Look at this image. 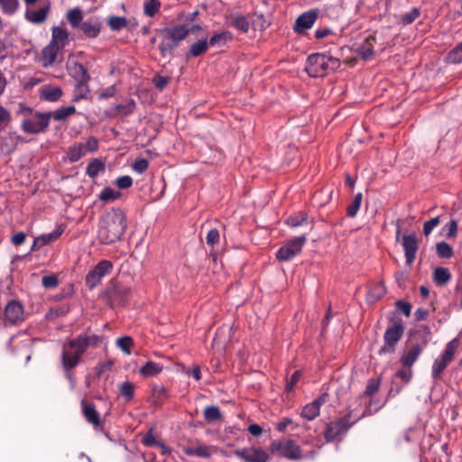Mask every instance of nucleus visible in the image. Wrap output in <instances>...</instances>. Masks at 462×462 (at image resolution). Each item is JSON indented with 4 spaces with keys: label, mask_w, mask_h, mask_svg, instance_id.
Wrapping results in <instances>:
<instances>
[{
    "label": "nucleus",
    "mask_w": 462,
    "mask_h": 462,
    "mask_svg": "<svg viewBox=\"0 0 462 462\" xmlns=\"http://www.w3.org/2000/svg\"><path fill=\"white\" fill-rule=\"evenodd\" d=\"M100 337L95 334L84 333L64 344L61 352V360L64 369L68 372L76 367L82 355L88 347H97Z\"/></svg>",
    "instance_id": "1"
},
{
    "label": "nucleus",
    "mask_w": 462,
    "mask_h": 462,
    "mask_svg": "<svg viewBox=\"0 0 462 462\" xmlns=\"http://www.w3.org/2000/svg\"><path fill=\"white\" fill-rule=\"evenodd\" d=\"M127 228L126 216L121 208H113L101 219L97 236L104 245L118 241Z\"/></svg>",
    "instance_id": "2"
},
{
    "label": "nucleus",
    "mask_w": 462,
    "mask_h": 462,
    "mask_svg": "<svg viewBox=\"0 0 462 462\" xmlns=\"http://www.w3.org/2000/svg\"><path fill=\"white\" fill-rule=\"evenodd\" d=\"M163 39L159 44V50L162 56H171L172 51L180 42L185 40L190 33L189 27L184 24H177L171 27H166L161 30Z\"/></svg>",
    "instance_id": "3"
},
{
    "label": "nucleus",
    "mask_w": 462,
    "mask_h": 462,
    "mask_svg": "<svg viewBox=\"0 0 462 462\" xmlns=\"http://www.w3.org/2000/svg\"><path fill=\"white\" fill-rule=\"evenodd\" d=\"M340 65L337 58L321 53H314L308 57L305 70L312 78L324 77L334 71Z\"/></svg>",
    "instance_id": "4"
},
{
    "label": "nucleus",
    "mask_w": 462,
    "mask_h": 462,
    "mask_svg": "<svg viewBox=\"0 0 462 462\" xmlns=\"http://www.w3.org/2000/svg\"><path fill=\"white\" fill-rule=\"evenodd\" d=\"M25 5L24 18L32 24L44 23L51 13V5L49 0H23Z\"/></svg>",
    "instance_id": "5"
},
{
    "label": "nucleus",
    "mask_w": 462,
    "mask_h": 462,
    "mask_svg": "<svg viewBox=\"0 0 462 462\" xmlns=\"http://www.w3.org/2000/svg\"><path fill=\"white\" fill-rule=\"evenodd\" d=\"M458 346L459 339L457 337L453 338L447 344L443 354L433 362L431 374L435 381L442 378L443 372L453 361Z\"/></svg>",
    "instance_id": "6"
},
{
    "label": "nucleus",
    "mask_w": 462,
    "mask_h": 462,
    "mask_svg": "<svg viewBox=\"0 0 462 462\" xmlns=\"http://www.w3.org/2000/svg\"><path fill=\"white\" fill-rule=\"evenodd\" d=\"M270 448L273 453H277L279 456L290 460H299L302 457L300 446L291 439L282 438L273 440L271 443Z\"/></svg>",
    "instance_id": "7"
},
{
    "label": "nucleus",
    "mask_w": 462,
    "mask_h": 462,
    "mask_svg": "<svg viewBox=\"0 0 462 462\" xmlns=\"http://www.w3.org/2000/svg\"><path fill=\"white\" fill-rule=\"evenodd\" d=\"M306 242L307 237L305 235L287 240L276 252V258L282 262L292 260L301 252Z\"/></svg>",
    "instance_id": "8"
},
{
    "label": "nucleus",
    "mask_w": 462,
    "mask_h": 462,
    "mask_svg": "<svg viewBox=\"0 0 462 462\" xmlns=\"http://www.w3.org/2000/svg\"><path fill=\"white\" fill-rule=\"evenodd\" d=\"M26 319L23 305L17 300H11L7 302L4 312V322L5 325H19Z\"/></svg>",
    "instance_id": "9"
},
{
    "label": "nucleus",
    "mask_w": 462,
    "mask_h": 462,
    "mask_svg": "<svg viewBox=\"0 0 462 462\" xmlns=\"http://www.w3.org/2000/svg\"><path fill=\"white\" fill-rule=\"evenodd\" d=\"M351 412H348L346 416L331 421L327 425L324 432V437L328 442L333 441L337 437L346 433L355 423L350 421Z\"/></svg>",
    "instance_id": "10"
},
{
    "label": "nucleus",
    "mask_w": 462,
    "mask_h": 462,
    "mask_svg": "<svg viewBox=\"0 0 462 462\" xmlns=\"http://www.w3.org/2000/svg\"><path fill=\"white\" fill-rule=\"evenodd\" d=\"M113 263L108 260L100 261L86 276V285L89 290L96 288L103 277L111 273Z\"/></svg>",
    "instance_id": "11"
},
{
    "label": "nucleus",
    "mask_w": 462,
    "mask_h": 462,
    "mask_svg": "<svg viewBox=\"0 0 462 462\" xmlns=\"http://www.w3.org/2000/svg\"><path fill=\"white\" fill-rule=\"evenodd\" d=\"M403 334V328L400 324H393L388 327L384 332V345L380 348L379 354L393 353L395 345L401 340Z\"/></svg>",
    "instance_id": "12"
},
{
    "label": "nucleus",
    "mask_w": 462,
    "mask_h": 462,
    "mask_svg": "<svg viewBox=\"0 0 462 462\" xmlns=\"http://www.w3.org/2000/svg\"><path fill=\"white\" fill-rule=\"evenodd\" d=\"M234 455L245 462H268L270 458L265 450L255 447L236 449Z\"/></svg>",
    "instance_id": "13"
},
{
    "label": "nucleus",
    "mask_w": 462,
    "mask_h": 462,
    "mask_svg": "<svg viewBox=\"0 0 462 462\" xmlns=\"http://www.w3.org/2000/svg\"><path fill=\"white\" fill-rule=\"evenodd\" d=\"M51 117H24L22 129L24 133L36 134L44 132L50 125Z\"/></svg>",
    "instance_id": "14"
},
{
    "label": "nucleus",
    "mask_w": 462,
    "mask_h": 462,
    "mask_svg": "<svg viewBox=\"0 0 462 462\" xmlns=\"http://www.w3.org/2000/svg\"><path fill=\"white\" fill-rule=\"evenodd\" d=\"M328 394L325 393L310 403L306 404L302 408L301 417L308 420H313L317 418L319 415L320 407L328 401Z\"/></svg>",
    "instance_id": "15"
},
{
    "label": "nucleus",
    "mask_w": 462,
    "mask_h": 462,
    "mask_svg": "<svg viewBox=\"0 0 462 462\" xmlns=\"http://www.w3.org/2000/svg\"><path fill=\"white\" fill-rule=\"evenodd\" d=\"M317 18L318 12L315 10H310L303 13L296 19L294 30L299 33L304 32L306 30H309L312 27Z\"/></svg>",
    "instance_id": "16"
},
{
    "label": "nucleus",
    "mask_w": 462,
    "mask_h": 462,
    "mask_svg": "<svg viewBox=\"0 0 462 462\" xmlns=\"http://www.w3.org/2000/svg\"><path fill=\"white\" fill-rule=\"evenodd\" d=\"M129 289L124 286H115L107 291V300L112 307L120 306L125 303L128 295Z\"/></svg>",
    "instance_id": "17"
},
{
    "label": "nucleus",
    "mask_w": 462,
    "mask_h": 462,
    "mask_svg": "<svg viewBox=\"0 0 462 462\" xmlns=\"http://www.w3.org/2000/svg\"><path fill=\"white\" fill-rule=\"evenodd\" d=\"M82 413L86 420L97 428L102 425L100 415L97 412L94 403L88 402L86 400L81 401Z\"/></svg>",
    "instance_id": "18"
},
{
    "label": "nucleus",
    "mask_w": 462,
    "mask_h": 462,
    "mask_svg": "<svg viewBox=\"0 0 462 462\" xmlns=\"http://www.w3.org/2000/svg\"><path fill=\"white\" fill-rule=\"evenodd\" d=\"M55 47L62 50L69 43V33L66 29L60 26H53L51 28V40L49 42Z\"/></svg>",
    "instance_id": "19"
},
{
    "label": "nucleus",
    "mask_w": 462,
    "mask_h": 462,
    "mask_svg": "<svg viewBox=\"0 0 462 462\" xmlns=\"http://www.w3.org/2000/svg\"><path fill=\"white\" fill-rule=\"evenodd\" d=\"M61 51L59 47H55L54 45L49 43L45 46L41 53L40 61L42 62V67L48 68L51 67L56 60L57 55L59 51Z\"/></svg>",
    "instance_id": "20"
},
{
    "label": "nucleus",
    "mask_w": 462,
    "mask_h": 462,
    "mask_svg": "<svg viewBox=\"0 0 462 462\" xmlns=\"http://www.w3.org/2000/svg\"><path fill=\"white\" fill-rule=\"evenodd\" d=\"M386 293V288L383 282L372 283L366 293V301L368 304H374L380 300Z\"/></svg>",
    "instance_id": "21"
},
{
    "label": "nucleus",
    "mask_w": 462,
    "mask_h": 462,
    "mask_svg": "<svg viewBox=\"0 0 462 462\" xmlns=\"http://www.w3.org/2000/svg\"><path fill=\"white\" fill-rule=\"evenodd\" d=\"M80 29L86 37L96 38L100 33L101 23L97 18H90L82 22Z\"/></svg>",
    "instance_id": "22"
},
{
    "label": "nucleus",
    "mask_w": 462,
    "mask_h": 462,
    "mask_svg": "<svg viewBox=\"0 0 462 462\" xmlns=\"http://www.w3.org/2000/svg\"><path fill=\"white\" fill-rule=\"evenodd\" d=\"M374 43L375 38L372 35H369L365 38L363 43L357 46V54L364 60L370 59L374 54Z\"/></svg>",
    "instance_id": "23"
},
{
    "label": "nucleus",
    "mask_w": 462,
    "mask_h": 462,
    "mask_svg": "<svg viewBox=\"0 0 462 462\" xmlns=\"http://www.w3.org/2000/svg\"><path fill=\"white\" fill-rule=\"evenodd\" d=\"M62 95L60 88L51 85H44L40 89L41 99L46 101H57Z\"/></svg>",
    "instance_id": "24"
},
{
    "label": "nucleus",
    "mask_w": 462,
    "mask_h": 462,
    "mask_svg": "<svg viewBox=\"0 0 462 462\" xmlns=\"http://www.w3.org/2000/svg\"><path fill=\"white\" fill-rule=\"evenodd\" d=\"M69 74L77 81H89L90 76L83 64L79 61L72 62L69 67Z\"/></svg>",
    "instance_id": "25"
},
{
    "label": "nucleus",
    "mask_w": 462,
    "mask_h": 462,
    "mask_svg": "<svg viewBox=\"0 0 462 462\" xmlns=\"http://www.w3.org/2000/svg\"><path fill=\"white\" fill-rule=\"evenodd\" d=\"M451 280V273L446 267H437L433 272V281L436 285L443 287Z\"/></svg>",
    "instance_id": "26"
},
{
    "label": "nucleus",
    "mask_w": 462,
    "mask_h": 462,
    "mask_svg": "<svg viewBox=\"0 0 462 462\" xmlns=\"http://www.w3.org/2000/svg\"><path fill=\"white\" fill-rule=\"evenodd\" d=\"M418 250L417 239L414 234L406 236V263L411 264L415 259Z\"/></svg>",
    "instance_id": "27"
},
{
    "label": "nucleus",
    "mask_w": 462,
    "mask_h": 462,
    "mask_svg": "<svg viewBox=\"0 0 462 462\" xmlns=\"http://www.w3.org/2000/svg\"><path fill=\"white\" fill-rule=\"evenodd\" d=\"M163 366L153 361H148L143 366L139 369V374L143 377H152L160 374Z\"/></svg>",
    "instance_id": "28"
},
{
    "label": "nucleus",
    "mask_w": 462,
    "mask_h": 462,
    "mask_svg": "<svg viewBox=\"0 0 462 462\" xmlns=\"http://www.w3.org/2000/svg\"><path fill=\"white\" fill-rule=\"evenodd\" d=\"M86 154H88V152H86L82 143H76L72 144L67 152V156L71 162L79 161Z\"/></svg>",
    "instance_id": "29"
},
{
    "label": "nucleus",
    "mask_w": 462,
    "mask_h": 462,
    "mask_svg": "<svg viewBox=\"0 0 462 462\" xmlns=\"http://www.w3.org/2000/svg\"><path fill=\"white\" fill-rule=\"evenodd\" d=\"M169 398L167 389L163 385H153L152 389V399L155 405H162Z\"/></svg>",
    "instance_id": "30"
},
{
    "label": "nucleus",
    "mask_w": 462,
    "mask_h": 462,
    "mask_svg": "<svg viewBox=\"0 0 462 462\" xmlns=\"http://www.w3.org/2000/svg\"><path fill=\"white\" fill-rule=\"evenodd\" d=\"M19 8V0H0V10L5 15L12 16L15 14Z\"/></svg>",
    "instance_id": "31"
},
{
    "label": "nucleus",
    "mask_w": 462,
    "mask_h": 462,
    "mask_svg": "<svg viewBox=\"0 0 462 462\" xmlns=\"http://www.w3.org/2000/svg\"><path fill=\"white\" fill-rule=\"evenodd\" d=\"M67 20L72 28H79L81 26L83 15L79 7H75L67 13Z\"/></svg>",
    "instance_id": "32"
},
{
    "label": "nucleus",
    "mask_w": 462,
    "mask_h": 462,
    "mask_svg": "<svg viewBox=\"0 0 462 462\" xmlns=\"http://www.w3.org/2000/svg\"><path fill=\"white\" fill-rule=\"evenodd\" d=\"M104 171V162L99 159H94L88 164L86 173L91 179H95L100 171Z\"/></svg>",
    "instance_id": "33"
},
{
    "label": "nucleus",
    "mask_w": 462,
    "mask_h": 462,
    "mask_svg": "<svg viewBox=\"0 0 462 462\" xmlns=\"http://www.w3.org/2000/svg\"><path fill=\"white\" fill-rule=\"evenodd\" d=\"M63 232H64L63 226H59L54 231L48 233V234H43V235H41L40 236H38V241L44 246V245H49V244L54 242L55 240H57L61 236V234Z\"/></svg>",
    "instance_id": "34"
},
{
    "label": "nucleus",
    "mask_w": 462,
    "mask_h": 462,
    "mask_svg": "<svg viewBox=\"0 0 462 462\" xmlns=\"http://www.w3.org/2000/svg\"><path fill=\"white\" fill-rule=\"evenodd\" d=\"M88 81H78L74 88L73 100L87 99L89 94Z\"/></svg>",
    "instance_id": "35"
},
{
    "label": "nucleus",
    "mask_w": 462,
    "mask_h": 462,
    "mask_svg": "<svg viewBox=\"0 0 462 462\" xmlns=\"http://www.w3.org/2000/svg\"><path fill=\"white\" fill-rule=\"evenodd\" d=\"M425 345V343L423 345L416 344L410 348L406 353V367L412 365L416 362Z\"/></svg>",
    "instance_id": "36"
},
{
    "label": "nucleus",
    "mask_w": 462,
    "mask_h": 462,
    "mask_svg": "<svg viewBox=\"0 0 462 462\" xmlns=\"http://www.w3.org/2000/svg\"><path fill=\"white\" fill-rule=\"evenodd\" d=\"M208 46L207 40H199L190 45L189 54L191 57H199L208 50Z\"/></svg>",
    "instance_id": "37"
},
{
    "label": "nucleus",
    "mask_w": 462,
    "mask_h": 462,
    "mask_svg": "<svg viewBox=\"0 0 462 462\" xmlns=\"http://www.w3.org/2000/svg\"><path fill=\"white\" fill-rule=\"evenodd\" d=\"M161 6L160 0H146L143 3V14L148 17H153L159 13Z\"/></svg>",
    "instance_id": "38"
},
{
    "label": "nucleus",
    "mask_w": 462,
    "mask_h": 462,
    "mask_svg": "<svg viewBox=\"0 0 462 462\" xmlns=\"http://www.w3.org/2000/svg\"><path fill=\"white\" fill-rule=\"evenodd\" d=\"M107 24L112 31H120L128 26V21L124 16H110Z\"/></svg>",
    "instance_id": "39"
},
{
    "label": "nucleus",
    "mask_w": 462,
    "mask_h": 462,
    "mask_svg": "<svg viewBox=\"0 0 462 462\" xmlns=\"http://www.w3.org/2000/svg\"><path fill=\"white\" fill-rule=\"evenodd\" d=\"M363 195L361 192L357 193L352 202L346 208V215L349 217H354L356 216L362 203Z\"/></svg>",
    "instance_id": "40"
},
{
    "label": "nucleus",
    "mask_w": 462,
    "mask_h": 462,
    "mask_svg": "<svg viewBox=\"0 0 462 462\" xmlns=\"http://www.w3.org/2000/svg\"><path fill=\"white\" fill-rule=\"evenodd\" d=\"M232 34L229 32L224 31L218 33H215L208 42V45L215 46L217 44H225L226 42L232 40Z\"/></svg>",
    "instance_id": "41"
},
{
    "label": "nucleus",
    "mask_w": 462,
    "mask_h": 462,
    "mask_svg": "<svg viewBox=\"0 0 462 462\" xmlns=\"http://www.w3.org/2000/svg\"><path fill=\"white\" fill-rule=\"evenodd\" d=\"M436 251L439 258L449 259L453 256V249L447 242L437 243Z\"/></svg>",
    "instance_id": "42"
},
{
    "label": "nucleus",
    "mask_w": 462,
    "mask_h": 462,
    "mask_svg": "<svg viewBox=\"0 0 462 462\" xmlns=\"http://www.w3.org/2000/svg\"><path fill=\"white\" fill-rule=\"evenodd\" d=\"M446 60L449 63L457 64L462 62V42L457 44L447 55Z\"/></svg>",
    "instance_id": "43"
},
{
    "label": "nucleus",
    "mask_w": 462,
    "mask_h": 462,
    "mask_svg": "<svg viewBox=\"0 0 462 462\" xmlns=\"http://www.w3.org/2000/svg\"><path fill=\"white\" fill-rule=\"evenodd\" d=\"M119 392L126 402H130L134 396V385L130 382H125L120 384Z\"/></svg>",
    "instance_id": "44"
},
{
    "label": "nucleus",
    "mask_w": 462,
    "mask_h": 462,
    "mask_svg": "<svg viewBox=\"0 0 462 462\" xmlns=\"http://www.w3.org/2000/svg\"><path fill=\"white\" fill-rule=\"evenodd\" d=\"M286 223L291 227H297L307 223V215L300 212L295 215H291L286 220Z\"/></svg>",
    "instance_id": "45"
},
{
    "label": "nucleus",
    "mask_w": 462,
    "mask_h": 462,
    "mask_svg": "<svg viewBox=\"0 0 462 462\" xmlns=\"http://www.w3.org/2000/svg\"><path fill=\"white\" fill-rule=\"evenodd\" d=\"M69 312V307L58 306L49 310L45 317L48 320H54L55 319L64 316Z\"/></svg>",
    "instance_id": "46"
},
{
    "label": "nucleus",
    "mask_w": 462,
    "mask_h": 462,
    "mask_svg": "<svg viewBox=\"0 0 462 462\" xmlns=\"http://www.w3.org/2000/svg\"><path fill=\"white\" fill-rule=\"evenodd\" d=\"M221 417L220 410L217 406H208L204 410V418L208 422H212Z\"/></svg>",
    "instance_id": "47"
},
{
    "label": "nucleus",
    "mask_w": 462,
    "mask_h": 462,
    "mask_svg": "<svg viewBox=\"0 0 462 462\" xmlns=\"http://www.w3.org/2000/svg\"><path fill=\"white\" fill-rule=\"evenodd\" d=\"M232 24L234 27L242 31L243 32H247L250 28L249 22L245 15H236L233 19Z\"/></svg>",
    "instance_id": "48"
},
{
    "label": "nucleus",
    "mask_w": 462,
    "mask_h": 462,
    "mask_svg": "<svg viewBox=\"0 0 462 462\" xmlns=\"http://www.w3.org/2000/svg\"><path fill=\"white\" fill-rule=\"evenodd\" d=\"M117 346L125 354L131 353V347L134 345V340L131 337H122L116 340Z\"/></svg>",
    "instance_id": "49"
},
{
    "label": "nucleus",
    "mask_w": 462,
    "mask_h": 462,
    "mask_svg": "<svg viewBox=\"0 0 462 462\" xmlns=\"http://www.w3.org/2000/svg\"><path fill=\"white\" fill-rule=\"evenodd\" d=\"M75 113L74 106H67L57 109L55 112L36 113L34 116H71Z\"/></svg>",
    "instance_id": "50"
},
{
    "label": "nucleus",
    "mask_w": 462,
    "mask_h": 462,
    "mask_svg": "<svg viewBox=\"0 0 462 462\" xmlns=\"http://www.w3.org/2000/svg\"><path fill=\"white\" fill-rule=\"evenodd\" d=\"M120 193L116 191L112 188L106 187L99 194V199L102 201H110L118 199Z\"/></svg>",
    "instance_id": "51"
},
{
    "label": "nucleus",
    "mask_w": 462,
    "mask_h": 462,
    "mask_svg": "<svg viewBox=\"0 0 462 462\" xmlns=\"http://www.w3.org/2000/svg\"><path fill=\"white\" fill-rule=\"evenodd\" d=\"M300 377H301V371L296 370L291 374V378L287 381L286 386H285V391L287 393L292 392V390L294 389V386L298 383V382L300 381Z\"/></svg>",
    "instance_id": "52"
},
{
    "label": "nucleus",
    "mask_w": 462,
    "mask_h": 462,
    "mask_svg": "<svg viewBox=\"0 0 462 462\" xmlns=\"http://www.w3.org/2000/svg\"><path fill=\"white\" fill-rule=\"evenodd\" d=\"M219 232L217 228L210 229L206 236V243L208 245L214 246L219 243Z\"/></svg>",
    "instance_id": "53"
},
{
    "label": "nucleus",
    "mask_w": 462,
    "mask_h": 462,
    "mask_svg": "<svg viewBox=\"0 0 462 462\" xmlns=\"http://www.w3.org/2000/svg\"><path fill=\"white\" fill-rule=\"evenodd\" d=\"M379 386H380L379 379H376V378L370 379L366 385V388L365 391V395H366V396L374 395L379 390Z\"/></svg>",
    "instance_id": "54"
},
{
    "label": "nucleus",
    "mask_w": 462,
    "mask_h": 462,
    "mask_svg": "<svg viewBox=\"0 0 462 462\" xmlns=\"http://www.w3.org/2000/svg\"><path fill=\"white\" fill-rule=\"evenodd\" d=\"M134 102L132 99L126 100L124 104L117 106V111L123 115H128L134 112Z\"/></svg>",
    "instance_id": "55"
},
{
    "label": "nucleus",
    "mask_w": 462,
    "mask_h": 462,
    "mask_svg": "<svg viewBox=\"0 0 462 462\" xmlns=\"http://www.w3.org/2000/svg\"><path fill=\"white\" fill-rule=\"evenodd\" d=\"M42 284L46 289H52L58 286L59 280L55 275H46L42 277Z\"/></svg>",
    "instance_id": "56"
},
{
    "label": "nucleus",
    "mask_w": 462,
    "mask_h": 462,
    "mask_svg": "<svg viewBox=\"0 0 462 462\" xmlns=\"http://www.w3.org/2000/svg\"><path fill=\"white\" fill-rule=\"evenodd\" d=\"M149 166V162L146 159L139 158L133 163V170L138 173L144 172Z\"/></svg>",
    "instance_id": "57"
},
{
    "label": "nucleus",
    "mask_w": 462,
    "mask_h": 462,
    "mask_svg": "<svg viewBox=\"0 0 462 462\" xmlns=\"http://www.w3.org/2000/svg\"><path fill=\"white\" fill-rule=\"evenodd\" d=\"M439 217H433L426 221L423 225V234L429 236L431 231L439 224Z\"/></svg>",
    "instance_id": "58"
},
{
    "label": "nucleus",
    "mask_w": 462,
    "mask_h": 462,
    "mask_svg": "<svg viewBox=\"0 0 462 462\" xmlns=\"http://www.w3.org/2000/svg\"><path fill=\"white\" fill-rule=\"evenodd\" d=\"M403 221L402 219L397 220L396 225V243L404 249V233L402 232Z\"/></svg>",
    "instance_id": "59"
},
{
    "label": "nucleus",
    "mask_w": 462,
    "mask_h": 462,
    "mask_svg": "<svg viewBox=\"0 0 462 462\" xmlns=\"http://www.w3.org/2000/svg\"><path fill=\"white\" fill-rule=\"evenodd\" d=\"M116 185L119 189H128L133 185V179L128 175L118 177L116 180Z\"/></svg>",
    "instance_id": "60"
},
{
    "label": "nucleus",
    "mask_w": 462,
    "mask_h": 462,
    "mask_svg": "<svg viewBox=\"0 0 462 462\" xmlns=\"http://www.w3.org/2000/svg\"><path fill=\"white\" fill-rule=\"evenodd\" d=\"M83 146L85 147L86 152H93L97 150L98 148V142L97 139L95 137H90L87 140L86 143H82Z\"/></svg>",
    "instance_id": "61"
},
{
    "label": "nucleus",
    "mask_w": 462,
    "mask_h": 462,
    "mask_svg": "<svg viewBox=\"0 0 462 462\" xmlns=\"http://www.w3.org/2000/svg\"><path fill=\"white\" fill-rule=\"evenodd\" d=\"M142 442L144 446H147V447H152V446H157L158 442L153 434H152V430L151 429L146 434L145 436L142 439Z\"/></svg>",
    "instance_id": "62"
},
{
    "label": "nucleus",
    "mask_w": 462,
    "mask_h": 462,
    "mask_svg": "<svg viewBox=\"0 0 462 462\" xmlns=\"http://www.w3.org/2000/svg\"><path fill=\"white\" fill-rule=\"evenodd\" d=\"M445 229H447V237H454L457 235V221L452 219L450 220L445 226Z\"/></svg>",
    "instance_id": "63"
},
{
    "label": "nucleus",
    "mask_w": 462,
    "mask_h": 462,
    "mask_svg": "<svg viewBox=\"0 0 462 462\" xmlns=\"http://www.w3.org/2000/svg\"><path fill=\"white\" fill-rule=\"evenodd\" d=\"M116 86L112 85L105 89H102L99 93V98H108L112 97L116 94Z\"/></svg>",
    "instance_id": "64"
}]
</instances>
